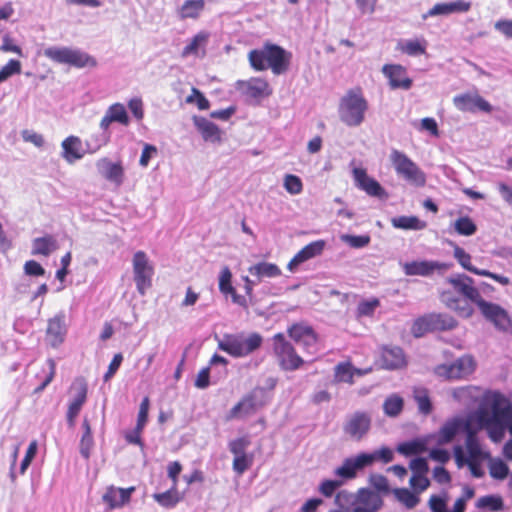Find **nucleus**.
<instances>
[{
  "mask_svg": "<svg viewBox=\"0 0 512 512\" xmlns=\"http://www.w3.org/2000/svg\"><path fill=\"white\" fill-rule=\"evenodd\" d=\"M380 306V301L378 298H371L367 300H362L359 302L356 315L358 318L361 317H371L373 316L375 310Z\"/></svg>",
  "mask_w": 512,
  "mask_h": 512,
  "instance_id": "09e8293b",
  "label": "nucleus"
},
{
  "mask_svg": "<svg viewBox=\"0 0 512 512\" xmlns=\"http://www.w3.org/2000/svg\"><path fill=\"white\" fill-rule=\"evenodd\" d=\"M368 108V101L361 87L349 89L339 101V118L347 126L357 127L364 122Z\"/></svg>",
  "mask_w": 512,
  "mask_h": 512,
  "instance_id": "20e7f679",
  "label": "nucleus"
},
{
  "mask_svg": "<svg viewBox=\"0 0 512 512\" xmlns=\"http://www.w3.org/2000/svg\"><path fill=\"white\" fill-rule=\"evenodd\" d=\"M66 332L64 316L57 315L48 321L46 339L52 347L56 348L63 343Z\"/></svg>",
  "mask_w": 512,
  "mask_h": 512,
  "instance_id": "cd10ccee",
  "label": "nucleus"
},
{
  "mask_svg": "<svg viewBox=\"0 0 512 512\" xmlns=\"http://www.w3.org/2000/svg\"><path fill=\"white\" fill-rule=\"evenodd\" d=\"M404 408V400L398 394L389 395L383 402V411L388 417H397Z\"/></svg>",
  "mask_w": 512,
  "mask_h": 512,
  "instance_id": "79ce46f5",
  "label": "nucleus"
},
{
  "mask_svg": "<svg viewBox=\"0 0 512 512\" xmlns=\"http://www.w3.org/2000/svg\"><path fill=\"white\" fill-rule=\"evenodd\" d=\"M250 274L256 276L259 280L264 277L274 278L281 275L280 268L273 263L260 262L248 268Z\"/></svg>",
  "mask_w": 512,
  "mask_h": 512,
  "instance_id": "58836bf2",
  "label": "nucleus"
},
{
  "mask_svg": "<svg viewBox=\"0 0 512 512\" xmlns=\"http://www.w3.org/2000/svg\"><path fill=\"white\" fill-rule=\"evenodd\" d=\"M453 293L457 294L462 299H466L470 304H477L481 299L479 290L473 285V279L466 275H459L457 277H450L447 279Z\"/></svg>",
  "mask_w": 512,
  "mask_h": 512,
  "instance_id": "a211bd4d",
  "label": "nucleus"
},
{
  "mask_svg": "<svg viewBox=\"0 0 512 512\" xmlns=\"http://www.w3.org/2000/svg\"><path fill=\"white\" fill-rule=\"evenodd\" d=\"M383 74L388 78L392 89L408 90L412 87L413 81L407 76V70L400 64H385L382 67Z\"/></svg>",
  "mask_w": 512,
  "mask_h": 512,
  "instance_id": "5701e85b",
  "label": "nucleus"
},
{
  "mask_svg": "<svg viewBox=\"0 0 512 512\" xmlns=\"http://www.w3.org/2000/svg\"><path fill=\"white\" fill-rule=\"evenodd\" d=\"M263 342L259 333H251L245 336L244 333L224 334L218 342V348L232 357L240 358L248 356L258 350Z\"/></svg>",
  "mask_w": 512,
  "mask_h": 512,
  "instance_id": "39448f33",
  "label": "nucleus"
},
{
  "mask_svg": "<svg viewBox=\"0 0 512 512\" xmlns=\"http://www.w3.org/2000/svg\"><path fill=\"white\" fill-rule=\"evenodd\" d=\"M72 390L75 391L72 401L83 406L86 402L88 391L85 380L82 378L76 379L72 385Z\"/></svg>",
  "mask_w": 512,
  "mask_h": 512,
  "instance_id": "5fc2aeb1",
  "label": "nucleus"
},
{
  "mask_svg": "<svg viewBox=\"0 0 512 512\" xmlns=\"http://www.w3.org/2000/svg\"><path fill=\"white\" fill-rule=\"evenodd\" d=\"M208 39L209 34L205 31H200L191 39L190 43L183 48L181 56L183 58L190 55L197 56L200 49H202V56H204L206 54L205 47L207 45Z\"/></svg>",
  "mask_w": 512,
  "mask_h": 512,
  "instance_id": "f704fd0d",
  "label": "nucleus"
},
{
  "mask_svg": "<svg viewBox=\"0 0 512 512\" xmlns=\"http://www.w3.org/2000/svg\"><path fill=\"white\" fill-rule=\"evenodd\" d=\"M193 121L205 141L214 143L221 140V131L215 123L198 116H194Z\"/></svg>",
  "mask_w": 512,
  "mask_h": 512,
  "instance_id": "2f4dec72",
  "label": "nucleus"
},
{
  "mask_svg": "<svg viewBox=\"0 0 512 512\" xmlns=\"http://www.w3.org/2000/svg\"><path fill=\"white\" fill-rule=\"evenodd\" d=\"M353 176L356 185L364 190L368 195L383 198L387 196L385 189L380 185L378 181L369 177L367 172L363 168H355L353 170Z\"/></svg>",
  "mask_w": 512,
  "mask_h": 512,
  "instance_id": "a878e982",
  "label": "nucleus"
},
{
  "mask_svg": "<svg viewBox=\"0 0 512 512\" xmlns=\"http://www.w3.org/2000/svg\"><path fill=\"white\" fill-rule=\"evenodd\" d=\"M475 366V361L471 356H463L449 365H438L435 368V373L446 379H462L472 374Z\"/></svg>",
  "mask_w": 512,
  "mask_h": 512,
  "instance_id": "4468645a",
  "label": "nucleus"
},
{
  "mask_svg": "<svg viewBox=\"0 0 512 512\" xmlns=\"http://www.w3.org/2000/svg\"><path fill=\"white\" fill-rule=\"evenodd\" d=\"M482 315L500 330L507 331L512 327V321L507 311L500 305L488 302L482 297L476 304Z\"/></svg>",
  "mask_w": 512,
  "mask_h": 512,
  "instance_id": "2eb2a0df",
  "label": "nucleus"
},
{
  "mask_svg": "<svg viewBox=\"0 0 512 512\" xmlns=\"http://www.w3.org/2000/svg\"><path fill=\"white\" fill-rule=\"evenodd\" d=\"M455 107L462 112H475L480 110L483 112L490 113L492 106L484 98L478 94H459L453 98Z\"/></svg>",
  "mask_w": 512,
  "mask_h": 512,
  "instance_id": "4be33fe9",
  "label": "nucleus"
},
{
  "mask_svg": "<svg viewBox=\"0 0 512 512\" xmlns=\"http://www.w3.org/2000/svg\"><path fill=\"white\" fill-rule=\"evenodd\" d=\"M273 352L281 369L295 371L302 367L304 360L283 333L272 337Z\"/></svg>",
  "mask_w": 512,
  "mask_h": 512,
  "instance_id": "1a4fd4ad",
  "label": "nucleus"
},
{
  "mask_svg": "<svg viewBox=\"0 0 512 512\" xmlns=\"http://www.w3.org/2000/svg\"><path fill=\"white\" fill-rule=\"evenodd\" d=\"M253 464V455H242L239 457H234L232 467L233 470L238 474L242 475L246 470H248Z\"/></svg>",
  "mask_w": 512,
  "mask_h": 512,
  "instance_id": "bf43d9fd",
  "label": "nucleus"
},
{
  "mask_svg": "<svg viewBox=\"0 0 512 512\" xmlns=\"http://www.w3.org/2000/svg\"><path fill=\"white\" fill-rule=\"evenodd\" d=\"M149 407H150V400L146 396L142 399V402L139 407L136 427H139L144 430V427L148 421Z\"/></svg>",
  "mask_w": 512,
  "mask_h": 512,
  "instance_id": "680f3d73",
  "label": "nucleus"
},
{
  "mask_svg": "<svg viewBox=\"0 0 512 512\" xmlns=\"http://www.w3.org/2000/svg\"><path fill=\"white\" fill-rule=\"evenodd\" d=\"M454 229L459 235L471 236L476 233L477 226L468 216H462L454 222Z\"/></svg>",
  "mask_w": 512,
  "mask_h": 512,
  "instance_id": "49530a36",
  "label": "nucleus"
},
{
  "mask_svg": "<svg viewBox=\"0 0 512 512\" xmlns=\"http://www.w3.org/2000/svg\"><path fill=\"white\" fill-rule=\"evenodd\" d=\"M478 507H489L492 511H499L503 508V501L500 497L484 496L478 500Z\"/></svg>",
  "mask_w": 512,
  "mask_h": 512,
  "instance_id": "e2e57ef3",
  "label": "nucleus"
},
{
  "mask_svg": "<svg viewBox=\"0 0 512 512\" xmlns=\"http://www.w3.org/2000/svg\"><path fill=\"white\" fill-rule=\"evenodd\" d=\"M471 425L474 429H476V435L480 430H484L483 427H479L476 419H475V411L467 418V420H463L461 418H453L446 421L442 427L439 429L437 433V443L439 445H444L452 442L456 435L460 431H464L466 433L467 425Z\"/></svg>",
  "mask_w": 512,
  "mask_h": 512,
  "instance_id": "f8f14e48",
  "label": "nucleus"
},
{
  "mask_svg": "<svg viewBox=\"0 0 512 512\" xmlns=\"http://www.w3.org/2000/svg\"><path fill=\"white\" fill-rule=\"evenodd\" d=\"M449 264L439 263L435 261H411L403 264L402 268L407 276H429L435 270H446Z\"/></svg>",
  "mask_w": 512,
  "mask_h": 512,
  "instance_id": "393cba45",
  "label": "nucleus"
},
{
  "mask_svg": "<svg viewBox=\"0 0 512 512\" xmlns=\"http://www.w3.org/2000/svg\"><path fill=\"white\" fill-rule=\"evenodd\" d=\"M440 300L447 308L455 311L463 318L471 317L474 312L472 305L466 299H462L453 293L451 287L440 293Z\"/></svg>",
  "mask_w": 512,
  "mask_h": 512,
  "instance_id": "b1692460",
  "label": "nucleus"
},
{
  "mask_svg": "<svg viewBox=\"0 0 512 512\" xmlns=\"http://www.w3.org/2000/svg\"><path fill=\"white\" fill-rule=\"evenodd\" d=\"M465 448L468 456H465L463 447L460 445L455 446L453 449L457 466L461 468L467 465L474 477H482L484 471L481 465L484 460L490 459V453L483 451L478 435H476V429L469 424L466 427Z\"/></svg>",
  "mask_w": 512,
  "mask_h": 512,
  "instance_id": "7ed1b4c3",
  "label": "nucleus"
},
{
  "mask_svg": "<svg viewBox=\"0 0 512 512\" xmlns=\"http://www.w3.org/2000/svg\"><path fill=\"white\" fill-rule=\"evenodd\" d=\"M186 103L193 104L196 103L199 110H207L210 107V103L208 99L204 96V94L197 88L193 87L191 89V94L186 97Z\"/></svg>",
  "mask_w": 512,
  "mask_h": 512,
  "instance_id": "6e6d98bb",
  "label": "nucleus"
},
{
  "mask_svg": "<svg viewBox=\"0 0 512 512\" xmlns=\"http://www.w3.org/2000/svg\"><path fill=\"white\" fill-rule=\"evenodd\" d=\"M44 54L54 62L68 64L76 68L95 67L97 65L94 57L78 49L49 47L45 50Z\"/></svg>",
  "mask_w": 512,
  "mask_h": 512,
  "instance_id": "9d476101",
  "label": "nucleus"
},
{
  "mask_svg": "<svg viewBox=\"0 0 512 512\" xmlns=\"http://www.w3.org/2000/svg\"><path fill=\"white\" fill-rule=\"evenodd\" d=\"M489 473L492 478L503 480L508 476L509 467L508 465L501 459H490L489 463Z\"/></svg>",
  "mask_w": 512,
  "mask_h": 512,
  "instance_id": "8fccbe9b",
  "label": "nucleus"
},
{
  "mask_svg": "<svg viewBox=\"0 0 512 512\" xmlns=\"http://www.w3.org/2000/svg\"><path fill=\"white\" fill-rule=\"evenodd\" d=\"M219 290L224 296L230 295L233 303L247 309L249 306L248 300L245 296L236 292L232 285V273L228 267L221 270L219 276Z\"/></svg>",
  "mask_w": 512,
  "mask_h": 512,
  "instance_id": "bb28decb",
  "label": "nucleus"
},
{
  "mask_svg": "<svg viewBox=\"0 0 512 512\" xmlns=\"http://www.w3.org/2000/svg\"><path fill=\"white\" fill-rule=\"evenodd\" d=\"M413 398L418 405L419 411L422 414L428 415L432 412L433 407L428 389L424 387H415L413 389Z\"/></svg>",
  "mask_w": 512,
  "mask_h": 512,
  "instance_id": "37998d69",
  "label": "nucleus"
},
{
  "mask_svg": "<svg viewBox=\"0 0 512 512\" xmlns=\"http://www.w3.org/2000/svg\"><path fill=\"white\" fill-rule=\"evenodd\" d=\"M62 157L68 163H74L76 160L81 159L84 156L82 149V141L77 136H69L62 141Z\"/></svg>",
  "mask_w": 512,
  "mask_h": 512,
  "instance_id": "7c9ffc66",
  "label": "nucleus"
},
{
  "mask_svg": "<svg viewBox=\"0 0 512 512\" xmlns=\"http://www.w3.org/2000/svg\"><path fill=\"white\" fill-rule=\"evenodd\" d=\"M324 247L325 242L323 240H317L307 244L290 260L288 263V269L292 271L299 264L320 255L323 252Z\"/></svg>",
  "mask_w": 512,
  "mask_h": 512,
  "instance_id": "c85d7f7f",
  "label": "nucleus"
},
{
  "mask_svg": "<svg viewBox=\"0 0 512 512\" xmlns=\"http://www.w3.org/2000/svg\"><path fill=\"white\" fill-rule=\"evenodd\" d=\"M132 266L137 291L144 295L152 286L154 267L150 263L147 254L141 250L133 255Z\"/></svg>",
  "mask_w": 512,
  "mask_h": 512,
  "instance_id": "9b49d317",
  "label": "nucleus"
},
{
  "mask_svg": "<svg viewBox=\"0 0 512 512\" xmlns=\"http://www.w3.org/2000/svg\"><path fill=\"white\" fill-rule=\"evenodd\" d=\"M382 365L389 370L399 369L405 366L406 359L400 347L385 346L381 351Z\"/></svg>",
  "mask_w": 512,
  "mask_h": 512,
  "instance_id": "c756f323",
  "label": "nucleus"
},
{
  "mask_svg": "<svg viewBox=\"0 0 512 512\" xmlns=\"http://www.w3.org/2000/svg\"><path fill=\"white\" fill-rule=\"evenodd\" d=\"M47 366H48V370L46 372H44V377L43 379L41 380L40 384L34 389L33 393L34 394H39L41 393L54 379L55 377V374H56V363L54 361V359L52 358H49L47 359Z\"/></svg>",
  "mask_w": 512,
  "mask_h": 512,
  "instance_id": "3c124183",
  "label": "nucleus"
},
{
  "mask_svg": "<svg viewBox=\"0 0 512 512\" xmlns=\"http://www.w3.org/2000/svg\"><path fill=\"white\" fill-rule=\"evenodd\" d=\"M457 325V320L449 314L428 313L413 322L411 332L419 338L430 332L452 330Z\"/></svg>",
  "mask_w": 512,
  "mask_h": 512,
  "instance_id": "0eeeda50",
  "label": "nucleus"
},
{
  "mask_svg": "<svg viewBox=\"0 0 512 512\" xmlns=\"http://www.w3.org/2000/svg\"><path fill=\"white\" fill-rule=\"evenodd\" d=\"M135 491V486L118 488L110 485L102 495V501L107 505L109 510L119 509L130 503L131 496Z\"/></svg>",
  "mask_w": 512,
  "mask_h": 512,
  "instance_id": "aec40b11",
  "label": "nucleus"
},
{
  "mask_svg": "<svg viewBox=\"0 0 512 512\" xmlns=\"http://www.w3.org/2000/svg\"><path fill=\"white\" fill-rule=\"evenodd\" d=\"M427 42L424 39L408 40L399 42L397 49L409 56H418L426 53Z\"/></svg>",
  "mask_w": 512,
  "mask_h": 512,
  "instance_id": "a19ab883",
  "label": "nucleus"
},
{
  "mask_svg": "<svg viewBox=\"0 0 512 512\" xmlns=\"http://www.w3.org/2000/svg\"><path fill=\"white\" fill-rule=\"evenodd\" d=\"M288 336L296 343L302 346L304 351L309 354H316L319 351V337L315 330L304 323H294L287 329Z\"/></svg>",
  "mask_w": 512,
  "mask_h": 512,
  "instance_id": "ddd939ff",
  "label": "nucleus"
},
{
  "mask_svg": "<svg viewBox=\"0 0 512 512\" xmlns=\"http://www.w3.org/2000/svg\"><path fill=\"white\" fill-rule=\"evenodd\" d=\"M96 167L101 176L116 188L124 183L125 169L121 160L112 162L109 158L103 157L96 162Z\"/></svg>",
  "mask_w": 512,
  "mask_h": 512,
  "instance_id": "6ab92c4d",
  "label": "nucleus"
},
{
  "mask_svg": "<svg viewBox=\"0 0 512 512\" xmlns=\"http://www.w3.org/2000/svg\"><path fill=\"white\" fill-rule=\"evenodd\" d=\"M371 423L372 419L369 413L357 411L347 418L343 430L351 439L360 441L370 431Z\"/></svg>",
  "mask_w": 512,
  "mask_h": 512,
  "instance_id": "dca6fc26",
  "label": "nucleus"
},
{
  "mask_svg": "<svg viewBox=\"0 0 512 512\" xmlns=\"http://www.w3.org/2000/svg\"><path fill=\"white\" fill-rule=\"evenodd\" d=\"M453 255H454V258L458 261V263L465 270H467L475 275L491 278L503 286H507L511 283L510 279L506 276L493 273L486 269H478L477 267L473 266L471 264L470 254L467 253L462 247H460L456 244L454 245V248H453Z\"/></svg>",
  "mask_w": 512,
  "mask_h": 512,
  "instance_id": "f3484780",
  "label": "nucleus"
},
{
  "mask_svg": "<svg viewBox=\"0 0 512 512\" xmlns=\"http://www.w3.org/2000/svg\"><path fill=\"white\" fill-rule=\"evenodd\" d=\"M236 88L242 94L253 99L268 97L272 94L269 83L260 77L237 81Z\"/></svg>",
  "mask_w": 512,
  "mask_h": 512,
  "instance_id": "412c9836",
  "label": "nucleus"
},
{
  "mask_svg": "<svg viewBox=\"0 0 512 512\" xmlns=\"http://www.w3.org/2000/svg\"><path fill=\"white\" fill-rule=\"evenodd\" d=\"M390 161L397 175L408 183L416 187H423L426 184L425 173L404 152L393 149L390 153Z\"/></svg>",
  "mask_w": 512,
  "mask_h": 512,
  "instance_id": "423d86ee",
  "label": "nucleus"
},
{
  "mask_svg": "<svg viewBox=\"0 0 512 512\" xmlns=\"http://www.w3.org/2000/svg\"><path fill=\"white\" fill-rule=\"evenodd\" d=\"M83 435L80 441V452L86 459L90 456V450L93 446V435L89 420L85 417L82 422Z\"/></svg>",
  "mask_w": 512,
  "mask_h": 512,
  "instance_id": "c03bdc74",
  "label": "nucleus"
},
{
  "mask_svg": "<svg viewBox=\"0 0 512 512\" xmlns=\"http://www.w3.org/2000/svg\"><path fill=\"white\" fill-rule=\"evenodd\" d=\"M292 53L283 47L266 42L262 48L253 49L248 53L251 67L256 71L271 69L274 75H281L288 71Z\"/></svg>",
  "mask_w": 512,
  "mask_h": 512,
  "instance_id": "f03ea898",
  "label": "nucleus"
},
{
  "mask_svg": "<svg viewBox=\"0 0 512 512\" xmlns=\"http://www.w3.org/2000/svg\"><path fill=\"white\" fill-rule=\"evenodd\" d=\"M475 419L494 443H500L506 431L512 435V405L500 392H489L484 395L475 410Z\"/></svg>",
  "mask_w": 512,
  "mask_h": 512,
  "instance_id": "f257e3e1",
  "label": "nucleus"
},
{
  "mask_svg": "<svg viewBox=\"0 0 512 512\" xmlns=\"http://www.w3.org/2000/svg\"><path fill=\"white\" fill-rule=\"evenodd\" d=\"M393 493L396 499L408 509L414 508L420 501L419 497L407 488H396Z\"/></svg>",
  "mask_w": 512,
  "mask_h": 512,
  "instance_id": "a18cd8bd",
  "label": "nucleus"
},
{
  "mask_svg": "<svg viewBox=\"0 0 512 512\" xmlns=\"http://www.w3.org/2000/svg\"><path fill=\"white\" fill-rule=\"evenodd\" d=\"M106 113L113 122H118L124 126H127L130 122L125 106L121 103L112 104Z\"/></svg>",
  "mask_w": 512,
  "mask_h": 512,
  "instance_id": "de8ad7c7",
  "label": "nucleus"
},
{
  "mask_svg": "<svg viewBox=\"0 0 512 512\" xmlns=\"http://www.w3.org/2000/svg\"><path fill=\"white\" fill-rule=\"evenodd\" d=\"M250 445V440L247 436L239 437L234 440H231L228 444L230 452L234 455V457H239L242 455H248L246 453L247 447Z\"/></svg>",
  "mask_w": 512,
  "mask_h": 512,
  "instance_id": "864d4df0",
  "label": "nucleus"
},
{
  "mask_svg": "<svg viewBox=\"0 0 512 512\" xmlns=\"http://www.w3.org/2000/svg\"><path fill=\"white\" fill-rule=\"evenodd\" d=\"M391 225L396 229L401 230H423L426 228L427 223L417 216H397L391 219Z\"/></svg>",
  "mask_w": 512,
  "mask_h": 512,
  "instance_id": "c9c22d12",
  "label": "nucleus"
},
{
  "mask_svg": "<svg viewBox=\"0 0 512 512\" xmlns=\"http://www.w3.org/2000/svg\"><path fill=\"white\" fill-rule=\"evenodd\" d=\"M341 484L342 482L337 480H324L321 482L318 490L323 496L329 498L335 493Z\"/></svg>",
  "mask_w": 512,
  "mask_h": 512,
  "instance_id": "69168bd1",
  "label": "nucleus"
},
{
  "mask_svg": "<svg viewBox=\"0 0 512 512\" xmlns=\"http://www.w3.org/2000/svg\"><path fill=\"white\" fill-rule=\"evenodd\" d=\"M374 461H380L388 464L394 459V452L387 446H382L380 449L373 452Z\"/></svg>",
  "mask_w": 512,
  "mask_h": 512,
  "instance_id": "338daca9",
  "label": "nucleus"
},
{
  "mask_svg": "<svg viewBox=\"0 0 512 512\" xmlns=\"http://www.w3.org/2000/svg\"><path fill=\"white\" fill-rule=\"evenodd\" d=\"M427 474L412 475L410 478V486L418 493L425 491L430 486Z\"/></svg>",
  "mask_w": 512,
  "mask_h": 512,
  "instance_id": "0e129e2a",
  "label": "nucleus"
},
{
  "mask_svg": "<svg viewBox=\"0 0 512 512\" xmlns=\"http://www.w3.org/2000/svg\"><path fill=\"white\" fill-rule=\"evenodd\" d=\"M152 497L160 506L165 508H172L183 499V496L175 486H171L165 492L154 493Z\"/></svg>",
  "mask_w": 512,
  "mask_h": 512,
  "instance_id": "4c0bfd02",
  "label": "nucleus"
},
{
  "mask_svg": "<svg viewBox=\"0 0 512 512\" xmlns=\"http://www.w3.org/2000/svg\"><path fill=\"white\" fill-rule=\"evenodd\" d=\"M265 389L255 387L249 393L245 394L225 415V421L229 422L235 419H242L255 414L264 407L267 401L264 399Z\"/></svg>",
  "mask_w": 512,
  "mask_h": 512,
  "instance_id": "6e6552de",
  "label": "nucleus"
},
{
  "mask_svg": "<svg viewBox=\"0 0 512 512\" xmlns=\"http://www.w3.org/2000/svg\"><path fill=\"white\" fill-rule=\"evenodd\" d=\"M354 460L352 458H347L344 460L343 464L335 470V474L344 479H353L357 475V467L354 465Z\"/></svg>",
  "mask_w": 512,
  "mask_h": 512,
  "instance_id": "603ef678",
  "label": "nucleus"
},
{
  "mask_svg": "<svg viewBox=\"0 0 512 512\" xmlns=\"http://www.w3.org/2000/svg\"><path fill=\"white\" fill-rule=\"evenodd\" d=\"M21 72V62L16 59H10L1 69H0V81L3 82L7 80L9 77L15 74H19Z\"/></svg>",
  "mask_w": 512,
  "mask_h": 512,
  "instance_id": "13d9d810",
  "label": "nucleus"
},
{
  "mask_svg": "<svg viewBox=\"0 0 512 512\" xmlns=\"http://www.w3.org/2000/svg\"><path fill=\"white\" fill-rule=\"evenodd\" d=\"M495 30L507 38H512V20L500 19L494 24Z\"/></svg>",
  "mask_w": 512,
  "mask_h": 512,
  "instance_id": "774afa93",
  "label": "nucleus"
},
{
  "mask_svg": "<svg viewBox=\"0 0 512 512\" xmlns=\"http://www.w3.org/2000/svg\"><path fill=\"white\" fill-rule=\"evenodd\" d=\"M342 240L353 248H362L370 243V236L368 235H343Z\"/></svg>",
  "mask_w": 512,
  "mask_h": 512,
  "instance_id": "052dcab7",
  "label": "nucleus"
},
{
  "mask_svg": "<svg viewBox=\"0 0 512 512\" xmlns=\"http://www.w3.org/2000/svg\"><path fill=\"white\" fill-rule=\"evenodd\" d=\"M396 451L404 456L418 455L427 451V444L425 440L414 439L400 443Z\"/></svg>",
  "mask_w": 512,
  "mask_h": 512,
  "instance_id": "ea45409f",
  "label": "nucleus"
},
{
  "mask_svg": "<svg viewBox=\"0 0 512 512\" xmlns=\"http://www.w3.org/2000/svg\"><path fill=\"white\" fill-rule=\"evenodd\" d=\"M58 248V244L54 236L45 235L38 237L33 240L32 243V255L49 256Z\"/></svg>",
  "mask_w": 512,
  "mask_h": 512,
  "instance_id": "72a5a7b5",
  "label": "nucleus"
},
{
  "mask_svg": "<svg viewBox=\"0 0 512 512\" xmlns=\"http://www.w3.org/2000/svg\"><path fill=\"white\" fill-rule=\"evenodd\" d=\"M362 375L360 369H355L350 362H340L334 368V381L336 383H354V375Z\"/></svg>",
  "mask_w": 512,
  "mask_h": 512,
  "instance_id": "473e14b6",
  "label": "nucleus"
},
{
  "mask_svg": "<svg viewBox=\"0 0 512 512\" xmlns=\"http://www.w3.org/2000/svg\"><path fill=\"white\" fill-rule=\"evenodd\" d=\"M284 188L288 193L292 195H297L302 192L303 184L298 176L293 174H287L284 177Z\"/></svg>",
  "mask_w": 512,
  "mask_h": 512,
  "instance_id": "4d7b16f0",
  "label": "nucleus"
},
{
  "mask_svg": "<svg viewBox=\"0 0 512 512\" xmlns=\"http://www.w3.org/2000/svg\"><path fill=\"white\" fill-rule=\"evenodd\" d=\"M205 8V0H186L178 10L181 20L197 19Z\"/></svg>",
  "mask_w": 512,
  "mask_h": 512,
  "instance_id": "e433bc0d",
  "label": "nucleus"
}]
</instances>
